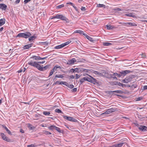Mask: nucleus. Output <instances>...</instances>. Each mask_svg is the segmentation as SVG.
I'll use <instances>...</instances> for the list:
<instances>
[{"mask_svg":"<svg viewBox=\"0 0 147 147\" xmlns=\"http://www.w3.org/2000/svg\"><path fill=\"white\" fill-rule=\"evenodd\" d=\"M28 64L30 65L37 68L38 70L40 71H44L48 69L50 66L47 65L44 67H41L39 64H38L36 62H32V61H29Z\"/></svg>","mask_w":147,"mask_h":147,"instance_id":"nucleus-1","label":"nucleus"},{"mask_svg":"<svg viewBox=\"0 0 147 147\" xmlns=\"http://www.w3.org/2000/svg\"><path fill=\"white\" fill-rule=\"evenodd\" d=\"M87 75L90 78L88 77H84L85 81H87L94 84H99V82L98 81L88 74H87Z\"/></svg>","mask_w":147,"mask_h":147,"instance_id":"nucleus-2","label":"nucleus"},{"mask_svg":"<svg viewBox=\"0 0 147 147\" xmlns=\"http://www.w3.org/2000/svg\"><path fill=\"white\" fill-rule=\"evenodd\" d=\"M31 35V33L29 32H26L25 33H19L17 36L16 37H22L26 38L29 37Z\"/></svg>","mask_w":147,"mask_h":147,"instance_id":"nucleus-3","label":"nucleus"},{"mask_svg":"<svg viewBox=\"0 0 147 147\" xmlns=\"http://www.w3.org/2000/svg\"><path fill=\"white\" fill-rule=\"evenodd\" d=\"M117 109L114 108H111L107 109L106 111L101 114V115L109 114L115 111Z\"/></svg>","mask_w":147,"mask_h":147,"instance_id":"nucleus-4","label":"nucleus"},{"mask_svg":"<svg viewBox=\"0 0 147 147\" xmlns=\"http://www.w3.org/2000/svg\"><path fill=\"white\" fill-rule=\"evenodd\" d=\"M119 24L123 25L124 26H137V24L134 23L127 22L126 23L124 22H120Z\"/></svg>","mask_w":147,"mask_h":147,"instance_id":"nucleus-5","label":"nucleus"},{"mask_svg":"<svg viewBox=\"0 0 147 147\" xmlns=\"http://www.w3.org/2000/svg\"><path fill=\"white\" fill-rule=\"evenodd\" d=\"M71 41H68L61 45L57 46L55 47V49H61L66 45H68L71 42Z\"/></svg>","mask_w":147,"mask_h":147,"instance_id":"nucleus-6","label":"nucleus"},{"mask_svg":"<svg viewBox=\"0 0 147 147\" xmlns=\"http://www.w3.org/2000/svg\"><path fill=\"white\" fill-rule=\"evenodd\" d=\"M63 116L64 119H66L67 121L74 122H77L78 121L76 119H74L72 117H68L65 115H63Z\"/></svg>","mask_w":147,"mask_h":147,"instance_id":"nucleus-7","label":"nucleus"},{"mask_svg":"<svg viewBox=\"0 0 147 147\" xmlns=\"http://www.w3.org/2000/svg\"><path fill=\"white\" fill-rule=\"evenodd\" d=\"M0 135L2 138L4 140L8 142L10 141V139L5 136L4 133H0Z\"/></svg>","mask_w":147,"mask_h":147,"instance_id":"nucleus-8","label":"nucleus"},{"mask_svg":"<svg viewBox=\"0 0 147 147\" xmlns=\"http://www.w3.org/2000/svg\"><path fill=\"white\" fill-rule=\"evenodd\" d=\"M138 128L140 131H147V127L145 126L140 125Z\"/></svg>","mask_w":147,"mask_h":147,"instance_id":"nucleus-9","label":"nucleus"},{"mask_svg":"<svg viewBox=\"0 0 147 147\" xmlns=\"http://www.w3.org/2000/svg\"><path fill=\"white\" fill-rule=\"evenodd\" d=\"M76 62V59L74 58H73L70 60H68L67 62V64L69 65H71L74 64Z\"/></svg>","mask_w":147,"mask_h":147,"instance_id":"nucleus-10","label":"nucleus"},{"mask_svg":"<svg viewBox=\"0 0 147 147\" xmlns=\"http://www.w3.org/2000/svg\"><path fill=\"white\" fill-rule=\"evenodd\" d=\"M7 8V6L4 3L0 4V9H1L3 10H5Z\"/></svg>","mask_w":147,"mask_h":147,"instance_id":"nucleus-11","label":"nucleus"},{"mask_svg":"<svg viewBox=\"0 0 147 147\" xmlns=\"http://www.w3.org/2000/svg\"><path fill=\"white\" fill-rule=\"evenodd\" d=\"M131 71L129 70H125L120 72V73L121 74V76H125L127 74L129 73Z\"/></svg>","mask_w":147,"mask_h":147,"instance_id":"nucleus-12","label":"nucleus"},{"mask_svg":"<svg viewBox=\"0 0 147 147\" xmlns=\"http://www.w3.org/2000/svg\"><path fill=\"white\" fill-rule=\"evenodd\" d=\"M134 14H135L133 12L129 13L127 14H125L124 15L125 16H128L130 17L135 18L136 17V16L134 15Z\"/></svg>","mask_w":147,"mask_h":147,"instance_id":"nucleus-13","label":"nucleus"},{"mask_svg":"<svg viewBox=\"0 0 147 147\" xmlns=\"http://www.w3.org/2000/svg\"><path fill=\"white\" fill-rule=\"evenodd\" d=\"M115 92L116 93H120L121 94L123 92L121 90H115V91H109V93L110 94H112L113 93Z\"/></svg>","mask_w":147,"mask_h":147,"instance_id":"nucleus-14","label":"nucleus"},{"mask_svg":"<svg viewBox=\"0 0 147 147\" xmlns=\"http://www.w3.org/2000/svg\"><path fill=\"white\" fill-rule=\"evenodd\" d=\"M60 19L65 21L67 22H69V20L65 16H63L61 15Z\"/></svg>","mask_w":147,"mask_h":147,"instance_id":"nucleus-15","label":"nucleus"},{"mask_svg":"<svg viewBox=\"0 0 147 147\" xmlns=\"http://www.w3.org/2000/svg\"><path fill=\"white\" fill-rule=\"evenodd\" d=\"M33 44V43H31L25 45L24 46L23 48L24 49H28L32 47Z\"/></svg>","mask_w":147,"mask_h":147,"instance_id":"nucleus-16","label":"nucleus"},{"mask_svg":"<svg viewBox=\"0 0 147 147\" xmlns=\"http://www.w3.org/2000/svg\"><path fill=\"white\" fill-rule=\"evenodd\" d=\"M83 35L85 36L88 39V40L91 41H93L94 40V39L92 38L91 37L87 35L86 33L83 34Z\"/></svg>","mask_w":147,"mask_h":147,"instance_id":"nucleus-17","label":"nucleus"},{"mask_svg":"<svg viewBox=\"0 0 147 147\" xmlns=\"http://www.w3.org/2000/svg\"><path fill=\"white\" fill-rule=\"evenodd\" d=\"M132 76H130L128 77H126L125 78L127 83L130 82L131 81L133 78L132 77Z\"/></svg>","mask_w":147,"mask_h":147,"instance_id":"nucleus-18","label":"nucleus"},{"mask_svg":"<svg viewBox=\"0 0 147 147\" xmlns=\"http://www.w3.org/2000/svg\"><path fill=\"white\" fill-rule=\"evenodd\" d=\"M106 26L107 29L109 30L113 29L115 28L114 26L111 25H107Z\"/></svg>","mask_w":147,"mask_h":147,"instance_id":"nucleus-19","label":"nucleus"},{"mask_svg":"<svg viewBox=\"0 0 147 147\" xmlns=\"http://www.w3.org/2000/svg\"><path fill=\"white\" fill-rule=\"evenodd\" d=\"M5 19H0V26L4 24L5 23Z\"/></svg>","mask_w":147,"mask_h":147,"instance_id":"nucleus-20","label":"nucleus"},{"mask_svg":"<svg viewBox=\"0 0 147 147\" xmlns=\"http://www.w3.org/2000/svg\"><path fill=\"white\" fill-rule=\"evenodd\" d=\"M3 127L5 129V130L10 135H12L11 133V132L8 129L5 125H3Z\"/></svg>","mask_w":147,"mask_h":147,"instance_id":"nucleus-21","label":"nucleus"},{"mask_svg":"<svg viewBox=\"0 0 147 147\" xmlns=\"http://www.w3.org/2000/svg\"><path fill=\"white\" fill-rule=\"evenodd\" d=\"M30 58L34 59L36 60H40V57L36 56H32V57H30Z\"/></svg>","mask_w":147,"mask_h":147,"instance_id":"nucleus-22","label":"nucleus"},{"mask_svg":"<svg viewBox=\"0 0 147 147\" xmlns=\"http://www.w3.org/2000/svg\"><path fill=\"white\" fill-rule=\"evenodd\" d=\"M63 77H64V76H63V75H55V78L53 79V80L54 81L55 79L56 78H63Z\"/></svg>","mask_w":147,"mask_h":147,"instance_id":"nucleus-23","label":"nucleus"},{"mask_svg":"<svg viewBox=\"0 0 147 147\" xmlns=\"http://www.w3.org/2000/svg\"><path fill=\"white\" fill-rule=\"evenodd\" d=\"M55 129L60 133H63V130H61L58 127H56Z\"/></svg>","mask_w":147,"mask_h":147,"instance_id":"nucleus-24","label":"nucleus"},{"mask_svg":"<svg viewBox=\"0 0 147 147\" xmlns=\"http://www.w3.org/2000/svg\"><path fill=\"white\" fill-rule=\"evenodd\" d=\"M74 33H78L80 34H83H83H84L85 33H84V32L81 30H76L75 31Z\"/></svg>","mask_w":147,"mask_h":147,"instance_id":"nucleus-25","label":"nucleus"},{"mask_svg":"<svg viewBox=\"0 0 147 147\" xmlns=\"http://www.w3.org/2000/svg\"><path fill=\"white\" fill-rule=\"evenodd\" d=\"M29 37L30 38H29L28 40L29 41H30L34 40L36 38V37L34 36H30Z\"/></svg>","mask_w":147,"mask_h":147,"instance_id":"nucleus-26","label":"nucleus"},{"mask_svg":"<svg viewBox=\"0 0 147 147\" xmlns=\"http://www.w3.org/2000/svg\"><path fill=\"white\" fill-rule=\"evenodd\" d=\"M53 68V70H54L55 71L57 70V68L61 69V66H58V65H55V66Z\"/></svg>","mask_w":147,"mask_h":147,"instance_id":"nucleus-27","label":"nucleus"},{"mask_svg":"<svg viewBox=\"0 0 147 147\" xmlns=\"http://www.w3.org/2000/svg\"><path fill=\"white\" fill-rule=\"evenodd\" d=\"M93 73L96 75H98L99 76H101L102 75V73L95 71H93Z\"/></svg>","mask_w":147,"mask_h":147,"instance_id":"nucleus-28","label":"nucleus"},{"mask_svg":"<svg viewBox=\"0 0 147 147\" xmlns=\"http://www.w3.org/2000/svg\"><path fill=\"white\" fill-rule=\"evenodd\" d=\"M56 126L54 125H51L48 128L51 130H53L55 129Z\"/></svg>","mask_w":147,"mask_h":147,"instance_id":"nucleus-29","label":"nucleus"},{"mask_svg":"<svg viewBox=\"0 0 147 147\" xmlns=\"http://www.w3.org/2000/svg\"><path fill=\"white\" fill-rule=\"evenodd\" d=\"M61 15V14H57L55 16H54V17L51 18V19L55 18L60 19Z\"/></svg>","mask_w":147,"mask_h":147,"instance_id":"nucleus-30","label":"nucleus"},{"mask_svg":"<svg viewBox=\"0 0 147 147\" xmlns=\"http://www.w3.org/2000/svg\"><path fill=\"white\" fill-rule=\"evenodd\" d=\"M43 114L46 116L49 115L50 114V113L47 111H44L43 112Z\"/></svg>","mask_w":147,"mask_h":147,"instance_id":"nucleus-31","label":"nucleus"},{"mask_svg":"<svg viewBox=\"0 0 147 147\" xmlns=\"http://www.w3.org/2000/svg\"><path fill=\"white\" fill-rule=\"evenodd\" d=\"M124 143H120L115 145V147H121Z\"/></svg>","mask_w":147,"mask_h":147,"instance_id":"nucleus-32","label":"nucleus"},{"mask_svg":"<svg viewBox=\"0 0 147 147\" xmlns=\"http://www.w3.org/2000/svg\"><path fill=\"white\" fill-rule=\"evenodd\" d=\"M85 81V78L84 77L83 78L81 79L80 81V84H82V83Z\"/></svg>","mask_w":147,"mask_h":147,"instance_id":"nucleus-33","label":"nucleus"},{"mask_svg":"<svg viewBox=\"0 0 147 147\" xmlns=\"http://www.w3.org/2000/svg\"><path fill=\"white\" fill-rule=\"evenodd\" d=\"M114 85H118L119 86H121V83L119 82H114Z\"/></svg>","mask_w":147,"mask_h":147,"instance_id":"nucleus-34","label":"nucleus"},{"mask_svg":"<svg viewBox=\"0 0 147 147\" xmlns=\"http://www.w3.org/2000/svg\"><path fill=\"white\" fill-rule=\"evenodd\" d=\"M43 133L45 134L46 135H49V134H51V132H50L48 131H46V130L44 131H43Z\"/></svg>","mask_w":147,"mask_h":147,"instance_id":"nucleus-35","label":"nucleus"},{"mask_svg":"<svg viewBox=\"0 0 147 147\" xmlns=\"http://www.w3.org/2000/svg\"><path fill=\"white\" fill-rule=\"evenodd\" d=\"M55 112L58 113H62V111L59 109H56L55 110Z\"/></svg>","mask_w":147,"mask_h":147,"instance_id":"nucleus-36","label":"nucleus"},{"mask_svg":"<svg viewBox=\"0 0 147 147\" xmlns=\"http://www.w3.org/2000/svg\"><path fill=\"white\" fill-rule=\"evenodd\" d=\"M105 5H103V4H98L97 5V7H105Z\"/></svg>","mask_w":147,"mask_h":147,"instance_id":"nucleus-37","label":"nucleus"},{"mask_svg":"<svg viewBox=\"0 0 147 147\" xmlns=\"http://www.w3.org/2000/svg\"><path fill=\"white\" fill-rule=\"evenodd\" d=\"M111 44V43L109 42H104L103 43V45L104 46H109Z\"/></svg>","mask_w":147,"mask_h":147,"instance_id":"nucleus-38","label":"nucleus"},{"mask_svg":"<svg viewBox=\"0 0 147 147\" xmlns=\"http://www.w3.org/2000/svg\"><path fill=\"white\" fill-rule=\"evenodd\" d=\"M113 74L114 75H115L116 76H117L118 77H121V74L120 73L119 74H117V73H114Z\"/></svg>","mask_w":147,"mask_h":147,"instance_id":"nucleus-39","label":"nucleus"},{"mask_svg":"<svg viewBox=\"0 0 147 147\" xmlns=\"http://www.w3.org/2000/svg\"><path fill=\"white\" fill-rule=\"evenodd\" d=\"M79 67L77 68L74 69L75 72H76L78 73H80V71H79Z\"/></svg>","mask_w":147,"mask_h":147,"instance_id":"nucleus-40","label":"nucleus"},{"mask_svg":"<svg viewBox=\"0 0 147 147\" xmlns=\"http://www.w3.org/2000/svg\"><path fill=\"white\" fill-rule=\"evenodd\" d=\"M64 5L63 4H61L58 6H57L56 8H60L63 7H64Z\"/></svg>","mask_w":147,"mask_h":147,"instance_id":"nucleus-41","label":"nucleus"},{"mask_svg":"<svg viewBox=\"0 0 147 147\" xmlns=\"http://www.w3.org/2000/svg\"><path fill=\"white\" fill-rule=\"evenodd\" d=\"M36 146L34 145V144H32L30 145H29L27 146L28 147H36Z\"/></svg>","mask_w":147,"mask_h":147,"instance_id":"nucleus-42","label":"nucleus"},{"mask_svg":"<svg viewBox=\"0 0 147 147\" xmlns=\"http://www.w3.org/2000/svg\"><path fill=\"white\" fill-rule=\"evenodd\" d=\"M137 87L136 84H133L131 86V87L132 88H136Z\"/></svg>","mask_w":147,"mask_h":147,"instance_id":"nucleus-43","label":"nucleus"},{"mask_svg":"<svg viewBox=\"0 0 147 147\" xmlns=\"http://www.w3.org/2000/svg\"><path fill=\"white\" fill-rule=\"evenodd\" d=\"M114 74H111V77L112 78L114 79H117V77H116V76L115 75V76L114 75H113Z\"/></svg>","mask_w":147,"mask_h":147,"instance_id":"nucleus-44","label":"nucleus"},{"mask_svg":"<svg viewBox=\"0 0 147 147\" xmlns=\"http://www.w3.org/2000/svg\"><path fill=\"white\" fill-rule=\"evenodd\" d=\"M143 98L142 97H138L136 98V100L137 101H140Z\"/></svg>","mask_w":147,"mask_h":147,"instance_id":"nucleus-45","label":"nucleus"},{"mask_svg":"<svg viewBox=\"0 0 147 147\" xmlns=\"http://www.w3.org/2000/svg\"><path fill=\"white\" fill-rule=\"evenodd\" d=\"M48 42L47 41L41 42V44L42 45H48Z\"/></svg>","mask_w":147,"mask_h":147,"instance_id":"nucleus-46","label":"nucleus"},{"mask_svg":"<svg viewBox=\"0 0 147 147\" xmlns=\"http://www.w3.org/2000/svg\"><path fill=\"white\" fill-rule=\"evenodd\" d=\"M28 127L30 129H33L32 125L30 124H28Z\"/></svg>","mask_w":147,"mask_h":147,"instance_id":"nucleus-47","label":"nucleus"},{"mask_svg":"<svg viewBox=\"0 0 147 147\" xmlns=\"http://www.w3.org/2000/svg\"><path fill=\"white\" fill-rule=\"evenodd\" d=\"M32 62H36L38 64H39V63H41V64H43L45 62V61H38V62L32 61Z\"/></svg>","mask_w":147,"mask_h":147,"instance_id":"nucleus-48","label":"nucleus"},{"mask_svg":"<svg viewBox=\"0 0 147 147\" xmlns=\"http://www.w3.org/2000/svg\"><path fill=\"white\" fill-rule=\"evenodd\" d=\"M83 71H84V72L89 73L90 70L89 69H84Z\"/></svg>","mask_w":147,"mask_h":147,"instance_id":"nucleus-49","label":"nucleus"},{"mask_svg":"<svg viewBox=\"0 0 147 147\" xmlns=\"http://www.w3.org/2000/svg\"><path fill=\"white\" fill-rule=\"evenodd\" d=\"M31 0H25L24 1V3L25 4H26L28 2L30 1Z\"/></svg>","mask_w":147,"mask_h":147,"instance_id":"nucleus-50","label":"nucleus"},{"mask_svg":"<svg viewBox=\"0 0 147 147\" xmlns=\"http://www.w3.org/2000/svg\"><path fill=\"white\" fill-rule=\"evenodd\" d=\"M142 90H147V86L146 85V86H143V87L142 88Z\"/></svg>","mask_w":147,"mask_h":147,"instance_id":"nucleus-51","label":"nucleus"},{"mask_svg":"<svg viewBox=\"0 0 147 147\" xmlns=\"http://www.w3.org/2000/svg\"><path fill=\"white\" fill-rule=\"evenodd\" d=\"M77 91V88H74L72 89L71 90V91L72 92H76Z\"/></svg>","mask_w":147,"mask_h":147,"instance_id":"nucleus-52","label":"nucleus"},{"mask_svg":"<svg viewBox=\"0 0 147 147\" xmlns=\"http://www.w3.org/2000/svg\"><path fill=\"white\" fill-rule=\"evenodd\" d=\"M115 10L117 11H121V9L119 8H117L115 9Z\"/></svg>","mask_w":147,"mask_h":147,"instance_id":"nucleus-53","label":"nucleus"},{"mask_svg":"<svg viewBox=\"0 0 147 147\" xmlns=\"http://www.w3.org/2000/svg\"><path fill=\"white\" fill-rule=\"evenodd\" d=\"M75 9V10H76V11H78V8H77V7H76V6L74 5V4H73V5L72 6Z\"/></svg>","mask_w":147,"mask_h":147,"instance_id":"nucleus-54","label":"nucleus"},{"mask_svg":"<svg viewBox=\"0 0 147 147\" xmlns=\"http://www.w3.org/2000/svg\"><path fill=\"white\" fill-rule=\"evenodd\" d=\"M84 69V68H81L79 67V71H80V72H84V71H83Z\"/></svg>","mask_w":147,"mask_h":147,"instance_id":"nucleus-55","label":"nucleus"},{"mask_svg":"<svg viewBox=\"0 0 147 147\" xmlns=\"http://www.w3.org/2000/svg\"><path fill=\"white\" fill-rule=\"evenodd\" d=\"M80 77V76L79 75H78L76 74V79H77L79 78Z\"/></svg>","mask_w":147,"mask_h":147,"instance_id":"nucleus-56","label":"nucleus"},{"mask_svg":"<svg viewBox=\"0 0 147 147\" xmlns=\"http://www.w3.org/2000/svg\"><path fill=\"white\" fill-rule=\"evenodd\" d=\"M70 72L71 73H74L75 72L74 69L73 68H71L70 70Z\"/></svg>","mask_w":147,"mask_h":147,"instance_id":"nucleus-57","label":"nucleus"},{"mask_svg":"<svg viewBox=\"0 0 147 147\" xmlns=\"http://www.w3.org/2000/svg\"><path fill=\"white\" fill-rule=\"evenodd\" d=\"M75 78V76L73 75H71L69 76V79H74Z\"/></svg>","mask_w":147,"mask_h":147,"instance_id":"nucleus-58","label":"nucleus"},{"mask_svg":"<svg viewBox=\"0 0 147 147\" xmlns=\"http://www.w3.org/2000/svg\"><path fill=\"white\" fill-rule=\"evenodd\" d=\"M65 82H61L59 83V84H63L65 85Z\"/></svg>","mask_w":147,"mask_h":147,"instance_id":"nucleus-59","label":"nucleus"},{"mask_svg":"<svg viewBox=\"0 0 147 147\" xmlns=\"http://www.w3.org/2000/svg\"><path fill=\"white\" fill-rule=\"evenodd\" d=\"M65 85L67 86L69 88L70 84L67 82H66Z\"/></svg>","mask_w":147,"mask_h":147,"instance_id":"nucleus-60","label":"nucleus"},{"mask_svg":"<svg viewBox=\"0 0 147 147\" xmlns=\"http://www.w3.org/2000/svg\"><path fill=\"white\" fill-rule=\"evenodd\" d=\"M66 4L71 5L72 6L73 5V4H74L73 3L71 2H68L67 3H66Z\"/></svg>","mask_w":147,"mask_h":147,"instance_id":"nucleus-61","label":"nucleus"},{"mask_svg":"<svg viewBox=\"0 0 147 147\" xmlns=\"http://www.w3.org/2000/svg\"><path fill=\"white\" fill-rule=\"evenodd\" d=\"M81 9L82 11H85L86 10V8L84 7H82Z\"/></svg>","mask_w":147,"mask_h":147,"instance_id":"nucleus-62","label":"nucleus"},{"mask_svg":"<svg viewBox=\"0 0 147 147\" xmlns=\"http://www.w3.org/2000/svg\"><path fill=\"white\" fill-rule=\"evenodd\" d=\"M20 0H16L15 2V3L16 4H17L19 3Z\"/></svg>","mask_w":147,"mask_h":147,"instance_id":"nucleus-63","label":"nucleus"},{"mask_svg":"<svg viewBox=\"0 0 147 147\" xmlns=\"http://www.w3.org/2000/svg\"><path fill=\"white\" fill-rule=\"evenodd\" d=\"M74 86L73 85L71 84L69 85V88H74Z\"/></svg>","mask_w":147,"mask_h":147,"instance_id":"nucleus-64","label":"nucleus"}]
</instances>
